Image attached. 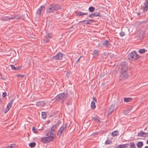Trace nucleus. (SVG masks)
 <instances>
[{
    "label": "nucleus",
    "mask_w": 148,
    "mask_h": 148,
    "mask_svg": "<svg viewBox=\"0 0 148 148\" xmlns=\"http://www.w3.org/2000/svg\"><path fill=\"white\" fill-rule=\"evenodd\" d=\"M128 66L127 62H122L120 65L121 69V74L120 75V78L121 79H125L128 77L127 71L128 69Z\"/></svg>",
    "instance_id": "nucleus-1"
},
{
    "label": "nucleus",
    "mask_w": 148,
    "mask_h": 148,
    "mask_svg": "<svg viewBox=\"0 0 148 148\" xmlns=\"http://www.w3.org/2000/svg\"><path fill=\"white\" fill-rule=\"evenodd\" d=\"M140 57V56L136 52L134 51L129 54L127 58L129 60L134 61L138 60Z\"/></svg>",
    "instance_id": "nucleus-2"
},
{
    "label": "nucleus",
    "mask_w": 148,
    "mask_h": 148,
    "mask_svg": "<svg viewBox=\"0 0 148 148\" xmlns=\"http://www.w3.org/2000/svg\"><path fill=\"white\" fill-rule=\"evenodd\" d=\"M67 97V94L64 93H62L58 95L55 97L54 99H53L51 101L55 99L58 102H62L65 101Z\"/></svg>",
    "instance_id": "nucleus-3"
},
{
    "label": "nucleus",
    "mask_w": 148,
    "mask_h": 148,
    "mask_svg": "<svg viewBox=\"0 0 148 148\" xmlns=\"http://www.w3.org/2000/svg\"><path fill=\"white\" fill-rule=\"evenodd\" d=\"M68 124L66 123L63 124L59 129L57 132V135L59 137L61 135H64V133L66 131L67 129V126Z\"/></svg>",
    "instance_id": "nucleus-4"
},
{
    "label": "nucleus",
    "mask_w": 148,
    "mask_h": 148,
    "mask_svg": "<svg viewBox=\"0 0 148 148\" xmlns=\"http://www.w3.org/2000/svg\"><path fill=\"white\" fill-rule=\"evenodd\" d=\"M48 132L47 133L46 136L47 137L42 138L41 139V141L44 143H49L52 141L54 139V136H50V135H48Z\"/></svg>",
    "instance_id": "nucleus-5"
},
{
    "label": "nucleus",
    "mask_w": 148,
    "mask_h": 148,
    "mask_svg": "<svg viewBox=\"0 0 148 148\" xmlns=\"http://www.w3.org/2000/svg\"><path fill=\"white\" fill-rule=\"evenodd\" d=\"M59 125V122H58L56 125H54L51 127V130L48 132V135H50V136H52L56 134L55 132V130L58 127Z\"/></svg>",
    "instance_id": "nucleus-6"
},
{
    "label": "nucleus",
    "mask_w": 148,
    "mask_h": 148,
    "mask_svg": "<svg viewBox=\"0 0 148 148\" xmlns=\"http://www.w3.org/2000/svg\"><path fill=\"white\" fill-rule=\"evenodd\" d=\"M63 56V54L61 53H58L55 56H53L52 59L53 60H61Z\"/></svg>",
    "instance_id": "nucleus-7"
},
{
    "label": "nucleus",
    "mask_w": 148,
    "mask_h": 148,
    "mask_svg": "<svg viewBox=\"0 0 148 148\" xmlns=\"http://www.w3.org/2000/svg\"><path fill=\"white\" fill-rule=\"evenodd\" d=\"M145 32L142 30H140L138 32L137 37H139L138 38L142 39L145 36Z\"/></svg>",
    "instance_id": "nucleus-8"
},
{
    "label": "nucleus",
    "mask_w": 148,
    "mask_h": 148,
    "mask_svg": "<svg viewBox=\"0 0 148 148\" xmlns=\"http://www.w3.org/2000/svg\"><path fill=\"white\" fill-rule=\"evenodd\" d=\"M14 99H12L10 102H9L7 104L5 110V113L8 112L10 110V108L11 107L12 105L13 104Z\"/></svg>",
    "instance_id": "nucleus-9"
},
{
    "label": "nucleus",
    "mask_w": 148,
    "mask_h": 148,
    "mask_svg": "<svg viewBox=\"0 0 148 148\" xmlns=\"http://www.w3.org/2000/svg\"><path fill=\"white\" fill-rule=\"evenodd\" d=\"M143 8L144 12H146L148 10V0H145Z\"/></svg>",
    "instance_id": "nucleus-10"
},
{
    "label": "nucleus",
    "mask_w": 148,
    "mask_h": 148,
    "mask_svg": "<svg viewBox=\"0 0 148 148\" xmlns=\"http://www.w3.org/2000/svg\"><path fill=\"white\" fill-rule=\"evenodd\" d=\"M89 16L91 18H92L93 17H96V16L101 17V16L99 13V12H94L93 13H92L91 14H90Z\"/></svg>",
    "instance_id": "nucleus-11"
},
{
    "label": "nucleus",
    "mask_w": 148,
    "mask_h": 148,
    "mask_svg": "<svg viewBox=\"0 0 148 148\" xmlns=\"http://www.w3.org/2000/svg\"><path fill=\"white\" fill-rule=\"evenodd\" d=\"M103 45L106 48L110 47L111 46V44L108 40H105L103 42Z\"/></svg>",
    "instance_id": "nucleus-12"
},
{
    "label": "nucleus",
    "mask_w": 148,
    "mask_h": 148,
    "mask_svg": "<svg viewBox=\"0 0 148 148\" xmlns=\"http://www.w3.org/2000/svg\"><path fill=\"white\" fill-rule=\"evenodd\" d=\"M9 66L11 68V69L14 71L19 70L21 69L22 66H17L15 67L14 65L12 64H10Z\"/></svg>",
    "instance_id": "nucleus-13"
},
{
    "label": "nucleus",
    "mask_w": 148,
    "mask_h": 148,
    "mask_svg": "<svg viewBox=\"0 0 148 148\" xmlns=\"http://www.w3.org/2000/svg\"><path fill=\"white\" fill-rule=\"evenodd\" d=\"M54 12L53 8L51 5H49L46 9V12L47 13H51Z\"/></svg>",
    "instance_id": "nucleus-14"
},
{
    "label": "nucleus",
    "mask_w": 148,
    "mask_h": 148,
    "mask_svg": "<svg viewBox=\"0 0 148 148\" xmlns=\"http://www.w3.org/2000/svg\"><path fill=\"white\" fill-rule=\"evenodd\" d=\"M94 21V20L92 19H89L86 20H84V21H79V22H85V24H86V25L90 24H91V23H90V22L93 23Z\"/></svg>",
    "instance_id": "nucleus-15"
},
{
    "label": "nucleus",
    "mask_w": 148,
    "mask_h": 148,
    "mask_svg": "<svg viewBox=\"0 0 148 148\" xmlns=\"http://www.w3.org/2000/svg\"><path fill=\"white\" fill-rule=\"evenodd\" d=\"M46 103L44 101H39L36 102V106L39 107H42L45 105Z\"/></svg>",
    "instance_id": "nucleus-16"
},
{
    "label": "nucleus",
    "mask_w": 148,
    "mask_h": 148,
    "mask_svg": "<svg viewBox=\"0 0 148 148\" xmlns=\"http://www.w3.org/2000/svg\"><path fill=\"white\" fill-rule=\"evenodd\" d=\"M51 5L53 8L54 11L57 10L60 8V6L58 4H51Z\"/></svg>",
    "instance_id": "nucleus-17"
},
{
    "label": "nucleus",
    "mask_w": 148,
    "mask_h": 148,
    "mask_svg": "<svg viewBox=\"0 0 148 148\" xmlns=\"http://www.w3.org/2000/svg\"><path fill=\"white\" fill-rule=\"evenodd\" d=\"M45 8L44 5H41L40 7L36 11V13L39 16H40L41 14L42 10Z\"/></svg>",
    "instance_id": "nucleus-18"
},
{
    "label": "nucleus",
    "mask_w": 148,
    "mask_h": 148,
    "mask_svg": "<svg viewBox=\"0 0 148 148\" xmlns=\"http://www.w3.org/2000/svg\"><path fill=\"white\" fill-rule=\"evenodd\" d=\"M115 106L114 105H112L109 108L108 112L109 114H111L114 110Z\"/></svg>",
    "instance_id": "nucleus-19"
},
{
    "label": "nucleus",
    "mask_w": 148,
    "mask_h": 148,
    "mask_svg": "<svg viewBox=\"0 0 148 148\" xmlns=\"http://www.w3.org/2000/svg\"><path fill=\"white\" fill-rule=\"evenodd\" d=\"M50 36V34H47L45 38L43 39L44 42L46 43L48 42L49 41V39L51 38Z\"/></svg>",
    "instance_id": "nucleus-20"
},
{
    "label": "nucleus",
    "mask_w": 148,
    "mask_h": 148,
    "mask_svg": "<svg viewBox=\"0 0 148 148\" xmlns=\"http://www.w3.org/2000/svg\"><path fill=\"white\" fill-rule=\"evenodd\" d=\"M15 18V17L14 16H12V17L11 16L10 17V16H6L3 17H2L1 18H2V20L7 21L11 19H14Z\"/></svg>",
    "instance_id": "nucleus-21"
},
{
    "label": "nucleus",
    "mask_w": 148,
    "mask_h": 148,
    "mask_svg": "<svg viewBox=\"0 0 148 148\" xmlns=\"http://www.w3.org/2000/svg\"><path fill=\"white\" fill-rule=\"evenodd\" d=\"M75 14L77 16H81L83 15H87L88 14L87 13H84L80 11L76 12Z\"/></svg>",
    "instance_id": "nucleus-22"
},
{
    "label": "nucleus",
    "mask_w": 148,
    "mask_h": 148,
    "mask_svg": "<svg viewBox=\"0 0 148 148\" xmlns=\"http://www.w3.org/2000/svg\"><path fill=\"white\" fill-rule=\"evenodd\" d=\"M119 134L117 131H114L112 133V136L113 137L119 135Z\"/></svg>",
    "instance_id": "nucleus-23"
},
{
    "label": "nucleus",
    "mask_w": 148,
    "mask_h": 148,
    "mask_svg": "<svg viewBox=\"0 0 148 148\" xmlns=\"http://www.w3.org/2000/svg\"><path fill=\"white\" fill-rule=\"evenodd\" d=\"M145 132L143 131H142L138 133V136H140L141 137H145V136L143 135H144L145 136Z\"/></svg>",
    "instance_id": "nucleus-24"
},
{
    "label": "nucleus",
    "mask_w": 148,
    "mask_h": 148,
    "mask_svg": "<svg viewBox=\"0 0 148 148\" xmlns=\"http://www.w3.org/2000/svg\"><path fill=\"white\" fill-rule=\"evenodd\" d=\"M132 98H125L124 99V102L127 103L132 101Z\"/></svg>",
    "instance_id": "nucleus-25"
},
{
    "label": "nucleus",
    "mask_w": 148,
    "mask_h": 148,
    "mask_svg": "<svg viewBox=\"0 0 148 148\" xmlns=\"http://www.w3.org/2000/svg\"><path fill=\"white\" fill-rule=\"evenodd\" d=\"M143 144L142 142H138L137 144V147L139 148H141L143 146Z\"/></svg>",
    "instance_id": "nucleus-26"
},
{
    "label": "nucleus",
    "mask_w": 148,
    "mask_h": 148,
    "mask_svg": "<svg viewBox=\"0 0 148 148\" xmlns=\"http://www.w3.org/2000/svg\"><path fill=\"white\" fill-rule=\"evenodd\" d=\"M92 120L96 121L98 123L100 122V120L99 119L98 117L97 116H95L93 117Z\"/></svg>",
    "instance_id": "nucleus-27"
},
{
    "label": "nucleus",
    "mask_w": 148,
    "mask_h": 148,
    "mask_svg": "<svg viewBox=\"0 0 148 148\" xmlns=\"http://www.w3.org/2000/svg\"><path fill=\"white\" fill-rule=\"evenodd\" d=\"M91 107L92 109H94L96 108L95 103L94 101H93L91 102Z\"/></svg>",
    "instance_id": "nucleus-28"
},
{
    "label": "nucleus",
    "mask_w": 148,
    "mask_h": 148,
    "mask_svg": "<svg viewBox=\"0 0 148 148\" xmlns=\"http://www.w3.org/2000/svg\"><path fill=\"white\" fill-rule=\"evenodd\" d=\"M36 145V143L35 142H33L29 144V146L30 147L33 148Z\"/></svg>",
    "instance_id": "nucleus-29"
},
{
    "label": "nucleus",
    "mask_w": 148,
    "mask_h": 148,
    "mask_svg": "<svg viewBox=\"0 0 148 148\" xmlns=\"http://www.w3.org/2000/svg\"><path fill=\"white\" fill-rule=\"evenodd\" d=\"M95 10V7L91 6L89 7L88 8V10L89 12H94Z\"/></svg>",
    "instance_id": "nucleus-30"
},
{
    "label": "nucleus",
    "mask_w": 148,
    "mask_h": 148,
    "mask_svg": "<svg viewBox=\"0 0 148 148\" xmlns=\"http://www.w3.org/2000/svg\"><path fill=\"white\" fill-rule=\"evenodd\" d=\"M42 117V119H45L46 118V114L45 112H42L41 113Z\"/></svg>",
    "instance_id": "nucleus-31"
},
{
    "label": "nucleus",
    "mask_w": 148,
    "mask_h": 148,
    "mask_svg": "<svg viewBox=\"0 0 148 148\" xmlns=\"http://www.w3.org/2000/svg\"><path fill=\"white\" fill-rule=\"evenodd\" d=\"M129 145L128 144H123L120 145V148H125L128 146Z\"/></svg>",
    "instance_id": "nucleus-32"
},
{
    "label": "nucleus",
    "mask_w": 148,
    "mask_h": 148,
    "mask_svg": "<svg viewBox=\"0 0 148 148\" xmlns=\"http://www.w3.org/2000/svg\"><path fill=\"white\" fill-rule=\"evenodd\" d=\"M130 148H136L134 142H131L130 143Z\"/></svg>",
    "instance_id": "nucleus-33"
},
{
    "label": "nucleus",
    "mask_w": 148,
    "mask_h": 148,
    "mask_svg": "<svg viewBox=\"0 0 148 148\" xmlns=\"http://www.w3.org/2000/svg\"><path fill=\"white\" fill-rule=\"evenodd\" d=\"M146 51V50H145V49H139L138 51V52L142 54L145 53Z\"/></svg>",
    "instance_id": "nucleus-34"
},
{
    "label": "nucleus",
    "mask_w": 148,
    "mask_h": 148,
    "mask_svg": "<svg viewBox=\"0 0 148 148\" xmlns=\"http://www.w3.org/2000/svg\"><path fill=\"white\" fill-rule=\"evenodd\" d=\"M131 109H128L127 110L124 111L123 112V113L125 114H129L130 113Z\"/></svg>",
    "instance_id": "nucleus-35"
},
{
    "label": "nucleus",
    "mask_w": 148,
    "mask_h": 148,
    "mask_svg": "<svg viewBox=\"0 0 148 148\" xmlns=\"http://www.w3.org/2000/svg\"><path fill=\"white\" fill-rule=\"evenodd\" d=\"M98 51L96 50H94L93 53V54L94 56H96L98 55Z\"/></svg>",
    "instance_id": "nucleus-36"
},
{
    "label": "nucleus",
    "mask_w": 148,
    "mask_h": 148,
    "mask_svg": "<svg viewBox=\"0 0 148 148\" xmlns=\"http://www.w3.org/2000/svg\"><path fill=\"white\" fill-rule=\"evenodd\" d=\"M32 131L33 132L35 133H38V130L37 129L34 127L32 128Z\"/></svg>",
    "instance_id": "nucleus-37"
},
{
    "label": "nucleus",
    "mask_w": 148,
    "mask_h": 148,
    "mask_svg": "<svg viewBox=\"0 0 148 148\" xmlns=\"http://www.w3.org/2000/svg\"><path fill=\"white\" fill-rule=\"evenodd\" d=\"M111 142V141L110 140H107L105 142V143L107 144H110Z\"/></svg>",
    "instance_id": "nucleus-38"
},
{
    "label": "nucleus",
    "mask_w": 148,
    "mask_h": 148,
    "mask_svg": "<svg viewBox=\"0 0 148 148\" xmlns=\"http://www.w3.org/2000/svg\"><path fill=\"white\" fill-rule=\"evenodd\" d=\"M120 35L121 36H123L125 35V33L123 32H121L120 33Z\"/></svg>",
    "instance_id": "nucleus-39"
},
{
    "label": "nucleus",
    "mask_w": 148,
    "mask_h": 148,
    "mask_svg": "<svg viewBox=\"0 0 148 148\" xmlns=\"http://www.w3.org/2000/svg\"><path fill=\"white\" fill-rule=\"evenodd\" d=\"M17 76L18 77H23L25 76V75H21V74H18L17 75Z\"/></svg>",
    "instance_id": "nucleus-40"
},
{
    "label": "nucleus",
    "mask_w": 148,
    "mask_h": 148,
    "mask_svg": "<svg viewBox=\"0 0 148 148\" xmlns=\"http://www.w3.org/2000/svg\"><path fill=\"white\" fill-rule=\"evenodd\" d=\"M7 93L5 92L3 93L2 96L4 97H6L7 96Z\"/></svg>",
    "instance_id": "nucleus-41"
},
{
    "label": "nucleus",
    "mask_w": 148,
    "mask_h": 148,
    "mask_svg": "<svg viewBox=\"0 0 148 148\" xmlns=\"http://www.w3.org/2000/svg\"><path fill=\"white\" fill-rule=\"evenodd\" d=\"M15 17V18L16 19H19L21 18V17H20L19 16H16Z\"/></svg>",
    "instance_id": "nucleus-42"
},
{
    "label": "nucleus",
    "mask_w": 148,
    "mask_h": 148,
    "mask_svg": "<svg viewBox=\"0 0 148 148\" xmlns=\"http://www.w3.org/2000/svg\"><path fill=\"white\" fill-rule=\"evenodd\" d=\"M14 145V144H11L10 145V146H9V147L10 148H12L13 147Z\"/></svg>",
    "instance_id": "nucleus-43"
},
{
    "label": "nucleus",
    "mask_w": 148,
    "mask_h": 148,
    "mask_svg": "<svg viewBox=\"0 0 148 148\" xmlns=\"http://www.w3.org/2000/svg\"><path fill=\"white\" fill-rule=\"evenodd\" d=\"M93 99L94 101H95V102H97V99L95 97H93Z\"/></svg>",
    "instance_id": "nucleus-44"
},
{
    "label": "nucleus",
    "mask_w": 148,
    "mask_h": 148,
    "mask_svg": "<svg viewBox=\"0 0 148 148\" xmlns=\"http://www.w3.org/2000/svg\"><path fill=\"white\" fill-rule=\"evenodd\" d=\"M120 145H119L116 146V147H114V148H120Z\"/></svg>",
    "instance_id": "nucleus-45"
},
{
    "label": "nucleus",
    "mask_w": 148,
    "mask_h": 148,
    "mask_svg": "<svg viewBox=\"0 0 148 148\" xmlns=\"http://www.w3.org/2000/svg\"><path fill=\"white\" fill-rule=\"evenodd\" d=\"M81 57H79L77 60V63L78 62H79V60L81 58Z\"/></svg>",
    "instance_id": "nucleus-46"
},
{
    "label": "nucleus",
    "mask_w": 148,
    "mask_h": 148,
    "mask_svg": "<svg viewBox=\"0 0 148 148\" xmlns=\"http://www.w3.org/2000/svg\"><path fill=\"white\" fill-rule=\"evenodd\" d=\"M145 137L146 136L148 137V133H146L145 132Z\"/></svg>",
    "instance_id": "nucleus-47"
},
{
    "label": "nucleus",
    "mask_w": 148,
    "mask_h": 148,
    "mask_svg": "<svg viewBox=\"0 0 148 148\" xmlns=\"http://www.w3.org/2000/svg\"><path fill=\"white\" fill-rule=\"evenodd\" d=\"M66 104L67 105H69V103H66Z\"/></svg>",
    "instance_id": "nucleus-48"
},
{
    "label": "nucleus",
    "mask_w": 148,
    "mask_h": 148,
    "mask_svg": "<svg viewBox=\"0 0 148 148\" xmlns=\"http://www.w3.org/2000/svg\"><path fill=\"white\" fill-rule=\"evenodd\" d=\"M144 148H148V146H146Z\"/></svg>",
    "instance_id": "nucleus-49"
},
{
    "label": "nucleus",
    "mask_w": 148,
    "mask_h": 148,
    "mask_svg": "<svg viewBox=\"0 0 148 148\" xmlns=\"http://www.w3.org/2000/svg\"><path fill=\"white\" fill-rule=\"evenodd\" d=\"M147 143L148 144V140L147 141Z\"/></svg>",
    "instance_id": "nucleus-50"
},
{
    "label": "nucleus",
    "mask_w": 148,
    "mask_h": 148,
    "mask_svg": "<svg viewBox=\"0 0 148 148\" xmlns=\"http://www.w3.org/2000/svg\"><path fill=\"white\" fill-rule=\"evenodd\" d=\"M6 148H10L9 147V146L8 147H6Z\"/></svg>",
    "instance_id": "nucleus-51"
},
{
    "label": "nucleus",
    "mask_w": 148,
    "mask_h": 148,
    "mask_svg": "<svg viewBox=\"0 0 148 148\" xmlns=\"http://www.w3.org/2000/svg\"><path fill=\"white\" fill-rule=\"evenodd\" d=\"M1 99H0V102L1 101Z\"/></svg>",
    "instance_id": "nucleus-52"
},
{
    "label": "nucleus",
    "mask_w": 148,
    "mask_h": 148,
    "mask_svg": "<svg viewBox=\"0 0 148 148\" xmlns=\"http://www.w3.org/2000/svg\"><path fill=\"white\" fill-rule=\"evenodd\" d=\"M140 14L139 13V14H138V15H139V14Z\"/></svg>",
    "instance_id": "nucleus-53"
}]
</instances>
